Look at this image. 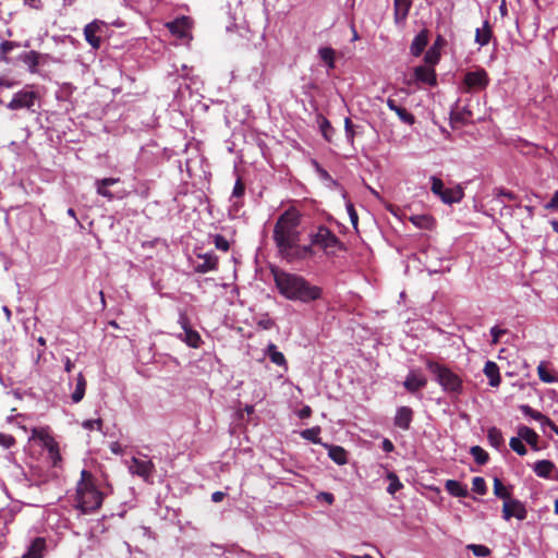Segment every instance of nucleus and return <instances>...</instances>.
<instances>
[{"instance_id": "nucleus-1", "label": "nucleus", "mask_w": 558, "mask_h": 558, "mask_svg": "<svg viewBox=\"0 0 558 558\" xmlns=\"http://www.w3.org/2000/svg\"><path fill=\"white\" fill-rule=\"evenodd\" d=\"M302 215L295 207L283 211L274 228L272 239L280 256L289 262L314 255L312 246L300 245Z\"/></svg>"}, {"instance_id": "nucleus-2", "label": "nucleus", "mask_w": 558, "mask_h": 558, "mask_svg": "<svg viewBox=\"0 0 558 558\" xmlns=\"http://www.w3.org/2000/svg\"><path fill=\"white\" fill-rule=\"evenodd\" d=\"M274 279L279 293L290 301L310 303L319 300L323 295L322 288L311 284L302 276L276 271L274 272Z\"/></svg>"}, {"instance_id": "nucleus-3", "label": "nucleus", "mask_w": 558, "mask_h": 558, "mask_svg": "<svg viewBox=\"0 0 558 558\" xmlns=\"http://www.w3.org/2000/svg\"><path fill=\"white\" fill-rule=\"evenodd\" d=\"M106 494L95 485L92 474L82 470L81 480L76 486L75 508L83 514L95 512L101 507Z\"/></svg>"}, {"instance_id": "nucleus-4", "label": "nucleus", "mask_w": 558, "mask_h": 558, "mask_svg": "<svg viewBox=\"0 0 558 558\" xmlns=\"http://www.w3.org/2000/svg\"><path fill=\"white\" fill-rule=\"evenodd\" d=\"M426 368L434 375L436 383L446 393L460 395L462 392V379L449 367L428 360Z\"/></svg>"}, {"instance_id": "nucleus-5", "label": "nucleus", "mask_w": 558, "mask_h": 558, "mask_svg": "<svg viewBox=\"0 0 558 558\" xmlns=\"http://www.w3.org/2000/svg\"><path fill=\"white\" fill-rule=\"evenodd\" d=\"M311 244L308 246L318 247L326 255H335L343 248L339 238L327 227L319 226L317 230L310 235Z\"/></svg>"}, {"instance_id": "nucleus-6", "label": "nucleus", "mask_w": 558, "mask_h": 558, "mask_svg": "<svg viewBox=\"0 0 558 558\" xmlns=\"http://www.w3.org/2000/svg\"><path fill=\"white\" fill-rule=\"evenodd\" d=\"M489 82L487 71L477 66L472 71L465 72L459 85V89L464 94H475L485 90Z\"/></svg>"}, {"instance_id": "nucleus-7", "label": "nucleus", "mask_w": 558, "mask_h": 558, "mask_svg": "<svg viewBox=\"0 0 558 558\" xmlns=\"http://www.w3.org/2000/svg\"><path fill=\"white\" fill-rule=\"evenodd\" d=\"M430 183L433 194L438 196L445 204L459 203L463 198V190L460 186L446 187L444 182L435 175L430 177Z\"/></svg>"}, {"instance_id": "nucleus-8", "label": "nucleus", "mask_w": 558, "mask_h": 558, "mask_svg": "<svg viewBox=\"0 0 558 558\" xmlns=\"http://www.w3.org/2000/svg\"><path fill=\"white\" fill-rule=\"evenodd\" d=\"M128 470L132 475L140 476L145 482H150L155 473V464L146 456L143 458L132 457L126 461Z\"/></svg>"}, {"instance_id": "nucleus-9", "label": "nucleus", "mask_w": 558, "mask_h": 558, "mask_svg": "<svg viewBox=\"0 0 558 558\" xmlns=\"http://www.w3.org/2000/svg\"><path fill=\"white\" fill-rule=\"evenodd\" d=\"M19 60L26 65L29 73H37L38 66L47 64L52 58L47 53L29 50L22 52Z\"/></svg>"}, {"instance_id": "nucleus-10", "label": "nucleus", "mask_w": 558, "mask_h": 558, "mask_svg": "<svg viewBox=\"0 0 558 558\" xmlns=\"http://www.w3.org/2000/svg\"><path fill=\"white\" fill-rule=\"evenodd\" d=\"M527 517V510L524 504L514 498H510L507 501H504L502 505V519L509 521L511 518H515L519 521L525 520Z\"/></svg>"}, {"instance_id": "nucleus-11", "label": "nucleus", "mask_w": 558, "mask_h": 558, "mask_svg": "<svg viewBox=\"0 0 558 558\" xmlns=\"http://www.w3.org/2000/svg\"><path fill=\"white\" fill-rule=\"evenodd\" d=\"M37 99V94L33 90H20L15 93L11 101L7 105L10 110L32 109Z\"/></svg>"}, {"instance_id": "nucleus-12", "label": "nucleus", "mask_w": 558, "mask_h": 558, "mask_svg": "<svg viewBox=\"0 0 558 558\" xmlns=\"http://www.w3.org/2000/svg\"><path fill=\"white\" fill-rule=\"evenodd\" d=\"M198 260L193 262V268L195 272L206 274L217 269L218 257L215 253H205L197 255Z\"/></svg>"}, {"instance_id": "nucleus-13", "label": "nucleus", "mask_w": 558, "mask_h": 558, "mask_svg": "<svg viewBox=\"0 0 558 558\" xmlns=\"http://www.w3.org/2000/svg\"><path fill=\"white\" fill-rule=\"evenodd\" d=\"M427 385V378L416 369H412L407 375L403 387L411 393H416Z\"/></svg>"}, {"instance_id": "nucleus-14", "label": "nucleus", "mask_w": 558, "mask_h": 558, "mask_svg": "<svg viewBox=\"0 0 558 558\" xmlns=\"http://www.w3.org/2000/svg\"><path fill=\"white\" fill-rule=\"evenodd\" d=\"M435 65H418L414 69V78L417 83L435 86L437 84Z\"/></svg>"}, {"instance_id": "nucleus-15", "label": "nucleus", "mask_w": 558, "mask_h": 558, "mask_svg": "<svg viewBox=\"0 0 558 558\" xmlns=\"http://www.w3.org/2000/svg\"><path fill=\"white\" fill-rule=\"evenodd\" d=\"M413 420V411L409 407H399L396 411V415L393 418L395 425L402 429L408 430L411 426Z\"/></svg>"}, {"instance_id": "nucleus-16", "label": "nucleus", "mask_w": 558, "mask_h": 558, "mask_svg": "<svg viewBox=\"0 0 558 558\" xmlns=\"http://www.w3.org/2000/svg\"><path fill=\"white\" fill-rule=\"evenodd\" d=\"M446 45V39L438 35L432 45V47L426 51L424 56L425 63L429 65H436L440 59V49Z\"/></svg>"}, {"instance_id": "nucleus-17", "label": "nucleus", "mask_w": 558, "mask_h": 558, "mask_svg": "<svg viewBox=\"0 0 558 558\" xmlns=\"http://www.w3.org/2000/svg\"><path fill=\"white\" fill-rule=\"evenodd\" d=\"M102 26V22L93 21L84 27V36L86 41L94 48L98 49L100 47V37L97 36V33L100 31Z\"/></svg>"}, {"instance_id": "nucleus-18", "label": "nucleus", "mask_w": 558, "mask_h": 558, "mask_svg": "<svg viewBox=\"0 0 558 558\" xmlns=\"http://www.w3.org/2000/svg\"><path fill=\"white\" fill-rule=\"evenodd\" d=\"M177 338L193 349L199 348L203 342L201 335L193 327L182 330Z\"/></svg>"}, {"instance_id": "nucleus-19", "label": "nucleus", "mask_w": 558, "mask_h": 558, "mask_svg": "<svg viewBox=\"0 0 558 558\" xmlns=\"http://www.w3.org/2000/svg\"><path fill=\"white\" fill-rule=\"evenodd\" d=\"M518 436L522 441L529 444L534 451H538L541 449L538 446L539 436L532 428L525 425L519 426Z\"/></svg>"}, {"instance_id": "nucleus-20", "label": "nucleus", "mask_w": 558, "mask_h": 558, "mask_svg": "<svg viewBox=\"0 0 558 558\" xmlns=\"http://www.w3.org/2000/svg\"><path fill=\"white\" fill-rule=\"evenodd\" d=\"M483 373L488 378L490 387H498L501 383V376L498 365L493 361H487L484 365Z\"/></svg>"}, {"instance_id": "nucleus-21", "label": "nucleus", "mask_w": 558, "mask_h": 558, "mask_svg": "<svg viewBox=\"0 0 558 558\" xmlns=\"http://www.w3.org/2000/svg\"><path fill=\"white\" fill-rule=\"evenodd\" d=\"M428 44V32L427 29H422L412 40L410 46L411 54L414 57H418L424 51L425 47Z\"/></svg>"}, {"instance_id": "nucleus-22", "label": "nucleus", "mask_w": 558, "mask_h": 558, "mask_svg": "<svg viewBox=\"0 0 558 558\" xmlns=\"http://www.w3.org/2000/svg\"><path fill=\"white\" fill-rule=\"evenodd\" d=\"M555 470L556 466L550 460H539L533 465L534 473L541 478H551Z\"/></svg>"}, {"instance_id": "nucleus-23", "label": "nucleus", "mask_w": 558, "mask_h": 558, "mask_svg": "<svg viewBox=\"0 0 558 558\" xmlns=\"http://www.w3.org/2000/svg\"><path fill=\"white\" fill-rule=\"evenodd\" d=\"M119 181V178H105L96 180L95 185L97 194L106 197L109 201L113 199V194L107 187L117 184Z\"/></svg>"}, {"instance_id": "nucleus-24", "label": "nucleus", "mask_w": 558, "mask_h": 558, "mask_svg": "<svg viewBox=\"0 0 558 558\" xmlns=\"http://www.w3.org/2000/svg\"><path fill=\"white\" fill-rule=\"evenodd\" d=\"M167 26L172 34L178 35L179 37H185L189 33L190 20L183 16L168 23Z\"/></svg>"}, {"instance_id": "nucleus-25", "label": "nucleus", "mask_w": 558, "mask_h": 558, "mask_svg": "<svg viewBox=\"0 0 558 558\" xmlns=\"http://www.w3.org/2000/svg\"><path fill=\"white\" fill-rule=\"evenodd\" d=\"M29 439L38 441L43 448L52 446V442L56 441L46 428H33Z\"/></svg>"}, {"instance_id": "nucleus-26", "label": "nucleus", "mask_w": 558, "mask_h": 558, "mask_svg": "<svg viewBox=\"0 0 558 558\" xmlns=\"http://www.w3.org/2000/svg\"><path fill=\"white\" fill-rule=\"evenodd\" d=\"M328 449V457L338 465H343L348 462L347 451L340 447L335 445H325Z\"/></svg>"}, {"instance_id": "nucleus-27", "label": "nucleus", "mask_w": 558, "mask_h": 558, "mask_svg": "<svg viewBox=\"0 0 558 558\" xmlns=\"http://www.w3.org/2000/svg\"><path fill=\"white\" fill-rule=\"evenodd\" d=\"M266 355L274 364L287 368V360L283 353L278 351V348L275 343H269L267 345Z\"/></svg>"}, {"instance_id": "nucleus-28", "label": "nucleus", "mask_w": 558, "mask_h": 558, "mask_svg": "<svg viewBox=\"0 0 558 558\" xmlns=\"http://www.w3.org/2000/svg\"><path fill=\"white\" fill-rule=\"evenodd\" d=\"M446 490L454 497H466L468 488L465 485L456 480H447L445 483Z\"/></svg>"}, {"instance_id": "nucleus-29", "label": "nucleus", "mask_w": 558, "mask_h": 558, "mask_svg": "<svg viewBox=\"0 0 558 558\" xmlns=\"http://www.w3.org/2000/svg\"><path fill=\"white\" fill-rule=\"evenodd\" d=\"M410 221L418 229L430 230L435 225V220L429 215H413L410 217Z\"/></svg>"}, {"instance_id": "nucleus-30", "label": "nucleus", "mask_w": 558, "mask_h": 558, "mask_svg": "<svg viewBox=\"0 0 558 558\" xmlns=\"http://www.w3.org/2000/svg\"><path fill=\"white\" fill-rule=\"evenodd\" d=\"M86 390V380L82 373L77 375L75 389L71 395L73 403H78L83 400Z\"/></svg>"}, {"instance_id": "nucleus-31", "label": "nucleus", "mask_w": 558, "mask_h": 558, "mask_svg": "<svg viewBox=\"0 0 558 558\" xmlns=\"http://www.w3.org/2000/svg\"><path fill=\"white\" fill-rule=\"evenodd\" d=\"M396 21L404 20L412 5V0H393Z\"/></svg>"}, {"instance_id": "nucleus-32", "label": "nucleus", "mask_w": 558, "mask_h": 558, "mask_svg": "<svg viewBox=\"0 0 558 558\" xmlns=\"http://www.w3.org/2000/svg\"><path fill=\"white\" fill-rule=\"evenodd\" d=\"M492 38V29L488 21H485L482 28H476L475 43L480 46H485Z\"/></svg>"}, {"instance_id": "nucleus-33", "label": "nucleus", "mask_w": 558, "mask_h": 558, "mask_svg": "<svg viewBox=\"0 0 558 558\" xmlns=\"http://www.w3.org/2000/svg\"><path fill=\"white\" fill-rule=\"evenodd\" d=\"M317 124L319 126V130H320L322 135L324 136V138L327 142H330L331 137H332V135L335 133V130H333L331 123L329 122V120L325 116L318 114L317 116Z\"/></svg>"}, {"instance_id": "nucleus-34", "label": "nucleus", "mask_w": 558, "mask_h": 558, "mask_svg": "<svg viewBox=\"0 0 558 558\" xmlns=\"http://www.w3.org/2000/svg\"><path fill=\"white\" fill-rule=\"evenodd\" d=\"M244 192H245V186H244L243 182L241 181V179H238L235 181V184L233 186L232 194L230 197L232 207H234L235 209H238L241 206V203L239 199L244 195Z\"/></svg>"}, {"instance_id": "nucleus-35", "label": "nucleus", "mask_w": 558, "mask_h": 558, "mask_svg": "<svg viewBox=\"0 0 558 558\" xmlns=\"http://www.w3.org/2000/svg\"><path fill=\"white\" fill-rule=\"evenodd\" d=\"M487 439H488L490 446H493L496 449H499L504 445L502 433L499 428H497L495 426L488 428Z\"/></svg>"}, {"instance_id": "nucleus-36", "label": "nucleus", "mask_w": 558, "mask_h": 558, "mask_svg": "<svg viewBox=\"0 0 558 558\" xmlns=\"http://www.w3.org/2000/svg\"><path fill=\"white\" fill-rule=\"evenodd\" d=\"M494 495L497 498L502 499L504 501H507L510 498H512L510 489L506 487L498 477L494 478Z\"/></svg>"}, {"instance_id": "nucleus-37", "label": "nucleus", "mask_w": 558, "mask_h": 558, "mask_svg": "<svg viewBox=\"0 0 558 558\" xmlns=\"http://www.w3.org/2000/svg\"><path fill=\"white\" fill-rule=\"evenodd\" d=\"M47 451L48 460L52 466H59L61 462V454L59 451V446L57 441L52 442V446H47L44 448Z\"/></svg>"}, {"instance_id": "nucleus-38", "label": "nucleus", "mask_w": 558, "mask_h": 558, "mask_svg": "<svg viewBox=\"0 0 558 558\" xmlns=\"http://www.w3.org/2000/svg\"><path fill=\"white\" fill-rule=\"evenodd\" d=\"M521 411L524 415L526 416H530L531 418H533L534 421H537L539 424L542 422H544L545 424H549L548 423V417L545 416L543 413H541L539 411H536L534 409H532L530 405L527 404H524V405H521Z\"/></svg>"}, {"instance_id": "nucleus-39", "label": "nucleus", "mask_w": 558, "mask_h": 558, "mask_svg": "<svg viewBox=\"0 0 558 558\" xmlns=\"http://www.w3.org/2000/svg\"><path fill=\"white\" fill-rule=\"evenodd\" d=\"M470 453L480 465H484L488 461V453L480 446H473L470 449Z\"/></svg>"}, {"instance_id": "nucleus-40", "label": "nucleus", "mask_w": 558, "mask_h": 558, "mask_svg": "<svg viewBox=\"0 0 558 558\" xmlns=\"http://www.w3.org/2000/svg\"><path fill=\"white\" fill-rule=\"evenodd\" d=\"M387 480L389 481L387 492L390 495H395L398 490H400L403 487V484L400 482L398 475L395 472H389L387 474Z\"/></svg>"}, {"instance_id": "nucleus-41", "label": "nucleus", "mask_w": 558, "mask_h": 558, "mask_svg": "<svg viewBox=\"0 0 558 558\" xmlns=\"http://www.w3.org/2000/svg\"><path fill=\"white\" fill-rule=\"evenodd\" d=\"M319 434H320V427L314 426V427L306 428V429L302 430L301 437L303 439L310 440L314 444H320Z\"/></svg>"}, {"instance_id": "nucleus-42", "label": "nucleus", "mask_w": 558, "mask_h": 558, "mask_svg": "<svg viewBox=\"0 0 558 558\" xmlns=\"http://www.w3.org/2000/svg\"><path fill=\"white\" fill-rule=\"evenodd\" d=\"M398 118L405 124L408 125H413L415 123V117L409 112L405 108H402V107H398L395 111H393Z\"/></svg>"}, {"instance_id": "nucleus-43", "label": "nucleus", "mask_w": 558, "mask_h": 558, "mask_svg": "<svg viewBox=\"0 0 558 558\" xmlns=\"http://www.w3.org/2000/svg\"><path fill=\"white\" fill-rule=\"evenodd\" d=\"M509 446L511 450H513L519 456H525L527 453L526 447L520 437H511L509 441Z\"/></svg>"}, {"instance_id": "nucleus-44", "label": "nucleus", "mask_w": 558, "mask_h": 558, "mask_svg": "<svg viewBox=\"0 0 558 558\" xmlns=\"http://www.w3.org/2000/svg\"><path fill=\"white\" fill-rule=\"evenodd\" d=\"M537 374H538L539 379L543 383L551 384V383H555L557 380L556 376L547 371V368L544 365V363H541L537 366Z\"/></svg>"}, {"instance_id": "nucleus-45", "label": "nucleus", "mask_w": 558, "mask_h": 558, "mask_svg": "<svg viewBox=\"0 0 558 558\" xmlns=\"http://www.w3.org/2000/svg\"><path fill=\"white\" fill-rule=\"evenodd\" d=\"M466 549L471 550L476 557H487L490 555V549L485 545L469 544Z\"/></svg>"}, {"instance_id": "nucleus-46", "label": "nucleus", "mask_w": 558, "mask_h": 558, "mask_svg": "<svg viewBox=\"0 0 558 558\" xmlns=\"http://www.w3.org/2000/svg\"><path fill=\"white\" fill-rule=\"evenodd\" d=\"M472 490L478 495H485L487 493L486 482L481 476H475L472 480Z\"/></svg>"}, {"instance_id": "nucleus-47", "label": "nucleus", "mask_w": 558, "mask_h": 558, "mask_svg": "<svg viewBox=\"0 0 558 558\" xmlns=\"http://www.w3.org/2000/svg\"><path fill=\"white\" fill-rule=\"evenodd\" d=\"M215 247L222 252H228L230 248L229 241L221 234L214 235Z\"/></svg>"}, {"instance_id": "nucleus-48", "label": "nucleus", "mask_w": 558, "mask_h": 558, "mask_svg": "<svg viewBox=\"0 0 558 558\" xmlns=\"http://www.w3.org/2000/svg\"><path fill=\"white\" fill-rule=\"evenodd\" d=\"M257 326L264 330H269L275 327V320L269 317L267 314L263 315L257 320Z\"/></svg>"}, {"instance_id": "nucleus-49", "label": "nucleus", "mask_w": 558, "mask_h": 558, "mask_svg": "<svg viewBox=\"0 0 558 558\" xmlns=\"http://www.w3.org/2000/svg\"><path fill=\"white\" fill-rule=\"evenodd\" d=\"M335 54V50L331 47H322L318 49V56L324 62L331 61Z\"/></svg>"}, {"instance_id": "nucleus-50", "label": "nucleus", "mask_w": 558, "mask_h": 558, "mask_svg": "<svg viewBox=\"0 0 558 558\" xmlns=\"http://www.w3.org/2000/svg\"><path fill=\"white\" fill-rule=\"evenodd\" d=\"M506 329H501L498 326H493L489 330L492 336V344H497L502 335L506 333Z\"/></svg>"}, {"instance_id": "nucleus-51", "label": "nucleus", "mask_w": 558, "mask_h": 558, "mask_svg": "<svg viewBox=\"0 0 558 558\" xmlns=\"http://www.w3.org/2000/svg\"><path fill=\"white\" fill-rule=\"evenodd\" d=\"M15 444V439L13 436L0 433V446L3 449H9Z\"/></svg>"}, {"instance_id": "nucleus-52", "label": "nucleus", "mask_w": 558, "mask_h": 558, "mask_svg": "<svg viewBox=\"0 0 558 558\" xmlns=\"http://www.w3.org/2000/svg\"><path fill=\"white\" fill-rule=\"evenodd\" d=\"M82 426L85 429L92 430V429H100L102 426V421L100 418L97 420H86L82 423Z\"/></svg>"}, {"instance_id": "nucleus-53", "label": "nucleus", "mask_w": 558, "mask_h": 558, "mask_svg": "<svg viewBox=\"0 0 558 558\" xmlns=\"http://www.w3.org/2000/svg\"><path fill=\"white\" fill-rule=\"evenodd\" d=\"M178 324L181 326L182 330L192 327L190 317L183 311L179 312Z\"/></svg>"}, {"instance_id": "nucleus-54", "label": "nucleus", "mask_w": 558, "mask_h": 558, "mask_svg": "<svg viewBox=\"0 0 558 558\" xmlns=\"http://www.w3.org/2000/svg\"><path fill=\"white\" fill-rule=\"evenodd\" d=\"M344 131L347 140L352 143L354 138V130L353 124L350 118H345L344 120Z\"/></svg>"}, {"instance_id": "nucleus-55", "label": "nucleus", "mask_w": 558, "mask_h": 558, "mask_svg": "<svg viewBox=\"0 0 558 558\" xmlns=\"http://www.w3.org/2000/svg\"><path fill=\"white\" fill-rule=\"evenodd\" d=\"M347 210H348L351 223L353 225L354 228H356L357 227V222H359V217H357V214H356L353 205L352 204H348L347 205Z\"/></svg>"}, {"instance_id": "nucleus-56", "label": "nucleus", "mask_w": 558, "mask_h": 558, "mask_svg": "<svg viewBox=\"0 0 558 558\" xmlns=\"http://www.w3.org/2000/svg\"><path fill=\"white\" fill-rule=\"evenodd\" d=\"M546 209L558 210V191H556L550 201L545 205Z\"/></svg>"}, {"instance_id": "nucleus-57", "label": "nucleus", "mask_w": 558, "mask_h": 558, "mask_svg": "<svg viewBox=\"0 0 558 558\" xmlns=\"http://www.w3.org/2000/svg\"><path fill=\"white\" fill-rule=\"evenodd\" d=\"M110 448V451L113 453V454H123L124 453V448L123 446L118 442V441H113L110 444L109 446Z\"/></svg>"}, {"instance_id": "nucleus-58", "label": "nucleus", "mask_w": 558, "mask_h": 558, "mask_svg": "<svg viewBox=\"0 0 558 558\" xmlns=\"http://www.w3.org/2000/svg\"><path fill=\"white\" fill-rule=\"evenodd\" d=\"M16 44L14 41L4 40L0 44V49L3 53L10 52Z\"/></svg>"}, {"instance_id": "nucleus-59", "label": "nucleus", "mask_w": 558, "mask_h": 558, "mask_svg": "<svg viewBox=\"0 0 558 558\" xmlns=\"http://www.w3.org/2000/svg\"><path fill=\"white\" fill-rule=\"evenodd\" d=\"M497 196L498 197H506L509 201H514L517 198L515 195L512 192L504 190V189L498 190Z\"/></svg>"}, {"instance_id": "nucleus-60", "label": "nucleus", "mask_w": 558, "mask_h": 558, "mask_svg": "<svg viewBox=\"0 0 558 558\" xmlns=\"http://www.w3.org/2000/svg\"><path fill=\"white\" fill-rule=\"evenodd\" d=\"M381 448L385 452H391L395 449L392 441L388 438H385L381 442Z\"/></svg>"}, {"instance_id": "nucleus-61", "label": "nucleus", "mask_w": 558, "mask_h": 558, "mask_svg": "<svg viewBox=\"0 0 558 558\" xmlns=\"http://www.w3.org/2000/svg\"><path fill=\"white\" fill-rule=\"evenodd\" d=\"M319 498L326 501L327 504L331 505L335 500V497L331 493L323 492L319 494Z\"/></svg>"}, {"instance_id": "nucleus-62", "label": "nucleus", "mask_w": 558, "mask_h": 558, "mask_svg": "<svg viewBox=\"0 0 558 558\" xmlns=\"http://www.w3.org/2000/svg\"><path fill=\"white\" fill-rule=\"evenodd\" d=\"M548 423L549 424H545L544 422H542L539 424L544 434H547V432L551 430L554 428V426H555V423L549 417H548Z\"/></svg>"}, {"instance_id": "nucleus-63", "label": "nucleus", "mask_w": 558, "mask_h": 558, "mask_svg": "<svg viewBox=\"0 0 558 558\" xmlns=\"http://www.w3.org/2000/svg\"><path fill=\"white\" fill-rule=\"evenodd\" d=\"M226 497V494L223 492H215L211 494V500L214 502H220Z\"/></svg>"}, {"instance_id": "nucleus-64", "label": "nucleus", "mask_w": 558, "mask_h": 558, "mask_svg": "<svg viewBox=\"0 0 558 558\" xmlns=\"http://www.w3.org/2000/svg\"><path fill=\"white\" fill-rule=\"evenodd\" d=\"M63 363H64V371L66 373H71L73 367H74V364L72 363V361L70 360V357L65 356L63 359Z\"/></svg>"}]
</instances>
